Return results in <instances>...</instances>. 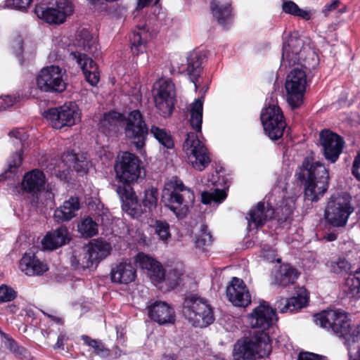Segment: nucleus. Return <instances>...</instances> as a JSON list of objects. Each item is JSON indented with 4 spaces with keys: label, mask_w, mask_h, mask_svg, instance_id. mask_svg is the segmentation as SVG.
I'll return each instance as SVG.
<instances>
[{
    "label": "nucleus",
    "mask_w": 360,
    "mask_h": 360,
    "mask_svg": "<svg viewBox=\"0 0 360 360\" xmlns=\"http://www.w3.org/2000/svg\"><path fill=\"white\" fill-rule=\"evenodd\" d=\"M136 269L131 262L124 260L115 264L110 271V278L112 283L128 284L135 280Z\"/></svg>",
    "instance_id": "obj_26"
},
{
    "label": "nucleus",
    "mask_w": 360,
    "mask_h": 360,
    "mask_svg": "<svg viewBox=\"0 0 360 360\" xmlns=\"http://www.w3.org/2000/svg\"><path fill=\"white\" fill-rule=\"evenodd\" d=\"M77 45L86 52L96 49V39L87 30H82L77 37Z\"/></svg>",
    "instance_id": "obj_40"
},
{
    "label": "nucleus",
    "mask_w": 360,
    "mask_h": 360,
    "mask_svg": "<svg viewBox=\"0 0 360 360\" xmlns=\"http://www.w3.org/2000/svg\"><path fill=\"white\" fill-rule=\"evenodd\" d=\"M297 64L287 75L285 88L287 101L292 108L302 103L304 93L307 84V70L318 65L315 52L306 45L302 38L290 35L283 46L281 67L287 68Z\"/></svg>",
    "instance_id": "obj_1"
},
{
    "label": "nucleus",
    "mask_w": 360,
    "mask_h": 360,
    "mask_svg": "<svg viewBox=\"0 0 360 360\" xmlns=\"http://www.w3.org/2000/svg\"><path fill=\"white\" fill-rule=\"evenodd\" d=\"M295 199L293 197L283 198L281 204L276 203L274 215L281 223L289 220L295 209Z\"/></svg>",
    "instance_id": "obj_39"
},
{
    "label": "nucleus",
    "mask_w": 360,
    "mask_h": 360,
    "mask_svg": "<svg viewBox=\"0 0 360 360\" xmlns=\"http://www.w3.org/2000/svg\"><path fill=\"white\" fill-rule=\"evenodd\" d=\"M348 349L349 360H360V345L349 347Z\"/></svg>",
    "instance_id": "obj_61"
},
{
    "label": "nucleus",
    "mask_w": 360,
    "mask_h": 360,
    "mask_svg": "<svg viewBox=\"0 0 360 360\" xmlns=\"http://www.w3.org/2000/svg\"><path fill=\"white\" fill-rule=\"evenodd\" d=\"M149 316L159 324L173 323L175 313L165 302L156 301L148 307Z\"/></svg>",
    "instance_id": "obj_27"
},
{
    "label": "nucleus",
    "mask_w": 360,
    "mask_h": 360,
    "mask_svg": "<svg viewBox=\"0 0 360 360\" xmlns=\"http://www.w3.org/2000/svg\"><path fill=\"white\" fill-rule=\"evenodd\" d=\"M153 227L159 240L167 243L171 238L169 224L165 221L158 220Z\"/></svg>",
    "instance_id": "obj_49"
},
{
    "label": "nucleus",
    "mask_w": 360,
    "mask_h": 360,
    "mask_svg": "<svg viewBox=\"0 0 360 360\" xmlns=\"http://www.w3.org/2000/svg\"><path fill=\"white\" fill-rule=\"evenodd\" d=\"M340 4L339 0H334L330 4H326L323 9L325 16H328L330 12L336 10Z\"/></svg>",
    "instance_id": "obj_60"
},
{
    "label": "nucleus",
    "mask_w": 360,
    "mask_h": 360,
    "mask_svg": "<svg viewBox=\"0 0 360 360\" xmlns=\"http://www.w3.org/2000/svg\"><path fill=\"white\" fill-rule=\"evenodd\" d=\"M65 77V70L58 65H51L39 71L35 77V83L41 92L60 94L67 87Z\"/></svg>",
    "instance_id": "obj_11"
},
{
    "label": "nucleus",
    "mask_w": 360,
    "mask_h": 360,
    "mask_svg": "<svg viewBox=\"0 0 360 360\" xmlns=\"http://www.w3.org/2000/svg\"><path fill=\"white\" fill-rule=\"evenodd\" d=\"M84 344L94 349V353L100 356H105L107 354V350L105 349L104 345L99 341L91 339L90 337L86 335H83L81 337Z\"/></svg>",
    "instance_id": "obj_52"
},
{
    "label": "nucleus",
    "mask_w": 360,
    "mask_h": 360,
    "mask_svg": "<svg viewBox=\"0 0 360 360\" xmlns=\"http://www.w3.org/2000/svg\"><path fill=\"white\" fill-rule=\"evenodd\" d=\"M320 143L325 158L331 163L335 162L344 147L342 138L330 130H323L320 133Z\"/></svg>",
    "instance_id": "obj_21"
},
{
    "label": "nucleus",
    "mask_w": 360,
    "mask_h": 360,
    "mask_svg": "<svg viewBox=\"0 0 360 360\" xmlns=\"http://www.w3.org/2000/svg\"><path fill=\"white\" fill-rule=\"evenodd\" d=\"M125 135L130 139L137 149L145 145L148 129L139 110L130 112L125 120Z\"/></svg>",
    "instance_id": "obj_18"
},
{
    "label": "nucleus",
    "mask_w": 360,
    "mask_h": 360,
    "mask_svg": "<svg viewBox=\"0 0 360 360\" xmlns=\"http://www.w3.org/2000/svg\"><path fill=\"white\" fill-rule=\"evenodd\" d=\"M203 112L202 98L195 99L190 105L189 122L192 128L198 133L201 134Z\"/></svg>",
    "instance_id": "obj_38"
},
{
    "label": "nucleus",
    "mask_w": 360,
    "mask_h": 360,
    "mask_svg": "<svg viewBox=\"0 0 360 360\" xmlns=\"http://www.w3.org/2000/svg\"><path fill=\"white\" fill-rule=\"evenodd\" d=\"M210 8L215 19L223 27H227L232 22V8L229 3L212 0Z\"/></svg>",
    "instance_id": "obj_34"
},
{
    "label": "nucleus",
    "mask_w": 360,
    "mask_h": 360,
    "mask_svg": "<svg viewBox=\"0 0 360 360\" xmlns=\"http://www.w3.org/2000/svg\"><path fill=\"white\" fill-rule=\"evenodd\" d=\"M351 196L347 193L332 196L327 203L324 217L327 223L335 227H344L354 209Z\"/></svg>",
    "instance_id": "obj_10"
},
{
    "label": "nucleus",
    "mask_w": 360,
    "mask_h": 360,
    "mask_svg": "<svg viewBox=\"0 0 360 360\" xmlns=\"http://www.w3.org/2000/svg\"><path fill=\"white\" fill-rule=\"evenodd\" d=\"M68 340V337L64 333H60L58 336L57 342L54 345L55 349H64L65 342Z\"/></svg>",
    "instance_id": "obj_62"
},
{
    "label": "nucleus",
    "mask_w": 360,
    "mask_h": 360,
    "mask_svg": "<svg viewBox=\"0 0 360 360\" xmlns=\"http://www.w3.org/2000/svg\"><path fill=\"white\" fill-rule=\"evenodd\" d=\"M204 58V56L200 52H191L187 56L186 72L191 82L195 84V89H197L196 81L202 70V64Z\"/></svg>",
    "instance_id": "obj_35"
},
{
    "label": "nucleus",
    "mask_w": 360,
    "mask_h": 360,
    "mask_svg": "<svg viewBox=\"0 0 360 360\" xmlns=\"http://www.w3.org/2000/svg\"><path fill=\"white\" fill-rule=\"evenodd\" d=\"M135 260L141 268L148 271L150 278L155 285L162 283L165 277V271L159 262L143 252L137 254Z\"/></svg>",
    "instance_id": "obj_25"
},
{
    "label": "nucleus",
    "mask_w": 360,
    "mask_h": 360,
    "mask_svg": "<svg viewBox=\"0 0 360 360\" xmlns=\"http://www.w3.org/2000/svg\"><path fill=\"white\" fill-rule=\"evenodd\" d=\"M22 161V150H17L10 156L8 160V169L4 174L2 179H9L13 176L18 172Z\"/></svg>",
    "instance_id": "obj_43"
},
{
    "label": "nucleus",
    "mask_w": 360,
    "mask_h": 360,
    "mask_svg": "<svg viewBox=\"0 0 360 360\" xmlns=\"http://www.w3.org/2000/svg\"><path fill=\"white\" fill-rule=\"evenodd\" d=\"M148 133L161 144L164 148L171 149L174 147V141L171 134L165 129L153 125Z\"/></svg>",
    "instance_id": "obj_41"
},
{
    "label": "nucleus",
    "mask_w": 360,
    "mask_h": 360,
    "mask_svg": "<svg viewBox=\"0 0 360 360\" xmlns=\"http://www.w3.org/2000/svg\"><path fill=\"white\" fill-rule=\"evenodd\" d=\"M32 0H6L2 7L24 11L30 5Z\"/></svg>",
    "instance_id": "obj_54"
},
{
    "label": "nucleus",
    "mask_w": 360,
    "mask_h": 360,
    "mask_svg": "<svg viewBox=\"0 0 360 360\" xmlns=\"http://www.w3.org/2000/svg\"><path fill=\"white\" fill-rule=\"evenodd\" d=\"M36 15L49 24L60 25L73 13L69 0H44L34 8Z\"/></svg>",
    "instance_id": "obj_9"
},
{
    "label": "nucleus",
    "mask_w": 360,
    "mask_h": 360,
    "mask_svg": "<svg viewBox=\"0 0 360 360\" xmlns=\"http://www.w3.org/2000/svg\"><path fill=\"white\" fill-rule=\"evenodd\" d=\"M20 269L27 276H38L48 270L47 265L32 252H26L20 262Z\"/></svg>",
    "instance_id": "obj_32"
},
{
    "label": "nucleus",
    "mask_w": 360,
    "mask_h": 360,
    "mask_svg": "<svg viewBox=\"0 0 360 360\" xmlns=\"http://www.w3.org/2000/svg\"><path fill=\"white\" fill-rule=\"evenodd\" d=\"M141 161L135 155L124 152L115 165L116 176L119 181L130 184L137 181L141 174Z\"/></svg>",
    "instance_id": "obj_17"
},
{
    "label": "nucleus",
    "mask_w": 360,
    "mask_h": 360,
    "mask_svg": "<svg viewBox=\"0 0 360 360\" xmlns=\"http://www.w3.org/2000/svg\"><path fill=\"white\" fill-rule=\"evenodd\" d=\"M202 186L205 188H199L201 192L202 202L204 204H211L214 202L219 204L222 202L226 198V179L224 176H221L216 171L214 174L208 175L201 179Z\"/></svg>",
    "instance_id": "obj_14"
},
{
    "label": "nucleus",
    "mask_w": 360,
    "mask_h": 360,
    "mask_svg": "<svg viewBox=\"0 0 360 360\" xmlns=\"http://www.w3.org/2000/svg\"><path fill=\"white\" fill-rule=\"evenodd\" d=\"M266 101L268 105L261 113V121L264 132L269 139L278 140L283 136L286 124L274 96H271Z\"/></svg>",
    "instance_id": "obj_12"
},
{
    "label": "nucleus",
    "mask_w": 360,
    "mask_h": 360,
    "mask_svg": "<svg viewBox=\"0 0 360 360\" xmlns=\"http://www.w3.org/2000/svg\"><path fill=\"white\" fill-rule=\"evenodd\" d=\"M98 228V224L90 217L83 218L77 225L78 231L85 238H91L96 235Z\"/></svg>",
    "instance_id": "obj_42"
},
{
    "label": "nucleus",
    "mask_w": 360,
    "mask_h": 360,
    "mask_svg": "<svg viewBox=\"0 0 360 360\" xmlns=\"http://www.w3.org/2000/svg\"><path fill=\"white\" fill-rule=\"evenodd\" d=\"M45 183L46 177L43 172L34 169L25 174L22 188L27 193H37L44 188Z\"/></svg>",
    "instance_id": "obj_31"
},
{
    "label": "nucleus",
    "mask_w": 360,
    "mask_h": 360,
    "mask_svg": "<svg viewBox=\"0 0 360 360\" xmlns=\"http://www.w3.org/2000/svg\"><path fill=\"white\" fill-rule=\"evenodd\" d=\"M277 193H279L278 189L274 188L272 193L265 198V199L267 198L266 205L264 202H259L255 207L249 211V217H247V219L248 222V229L250 231L259 229L267 220L274 217V209L273 204L276 201L274 197Z\"/></svg>",
    "instance_id": "obj_19"
},
{
    "label": "nucleus",
    "mask_w": 360,
    "mask_h": 360,
    "mask_svg": "<svg viewBox=\"0 0 360 360\" xmlns=\"http://www.w3.org/2000/svg\"><path fill=\"white\" fill-rule=\"evenodd\" d=\"M155 106L162 117L169 116L173 110L175 89L169 79H160L154 84Z\"/></svg>",
    "instance_id": "obj_16"
},
{
    "label": "nucleus",
    "mask_w": 360,
    "mask_h": 360,
    "mask_svg": "<svg viewBox=\"0 0 360 360\" xmlns=\"http://www.w3.org/2000/svg\"><path fill=\"white\" fill-rule=\"evenodd\" d=\"M117 193L123 202V207L127 213L134 218L138 217L141 214L138 208L139 205L135 194L132 192L131 188L129 184L127 186H119L117 188Z\"/></svg>",
    "instance_id": "obj_33"
},
{
    "label": "nucleus",
    "mask_w": 360,
    "mask_h": 360,
    "mask_svg": "<svg viewBox=\"0 0 360 360\" xmlns=\"http://www.w3.org/2000/svg\"><path fill=\"white\" fill-rule=\"evenodd\" d=\"M2 335L4 336V345L5 346L11 350V352L18 354L22 355L23 352H25V349L23 347H19L15 341H14L12 338H8L4 333H2Z\"/></svg>",
    "instance_id": "obj_57"
},
{
    "label": "nucleus",
    "mask_w": 360,
    "mask_h": 360,
    "mask_svg": "<svg viewBox=\"0 0 360 360\" xmlns=\"http://www.w3.org/2000/svg\"><path fill=\"white\" fill-rule=\"evenodd\" d=\"M262 257L270 262L276 261L278 263L281 262V259H276V254L274 250L267 246L262 248Z\"/></svg>",
    "instance_id": "obj_58"
},
{
    "label": "nucleus",
    "mask_w": 360,
    "mask_h": 360,
    "mask_svg": "<svg viewBox=\"0 0 360 360\" xmlns=\"http://www.w3.org/2000/svg\"><path fill=\"white\" fill-rule=\"evenodd\" d=\"M80 209V200L78 197H70L57 207L53 214L54 219L58 223L68 221L77 215Z\"/></svg>",
    "instance_id": "obj_28"
},
{
    "label": "nucleus",
    "mask_w": 360,
    "mask_h": 360,
    "mask_svg": "<svg viewBox=\"0 0 360 360\" xmlns=\"http://www.w3.org/2000/svg\"><path fill=\"white\" fill-rule=\"evenodd\" d=\"M46 316H47L49 318H50L54 323L63 326V320L62 318L56 316L49 314L44 313Z\"/></svg>",
    "instance_id": "obj_63"
},
{
    "label": "nucleus",
    "mask_w": 360,
    "mask_h": 360,
    "mask_svg": "<svg viewBox=\"0 0 360 360\" xmlns=\"http://www.w3.org/2000/svg\"><path fill=\"white\" fill-rule=\"evenodd\" d=\"M184 149L187 156V160L192 167L199 171H202L208 166L210 158L207 149L197 134L188 133L184 145Z\"/></svg>",
    "instance_id": "obj_15"
},
{
    "label": "nucleus",
    "mask_w": 360,
    "mask_h": 360,
    "mask_svg": "<svg viewBox=\"0 0 360 360\" xmlns=\"http://www.w3.org/2000/svg\"><path fill=\"white\" fill-rule=\"evenodd\" d=\"M226 296L237 307H245L251 302V296L244 281L236 277H233L227 286Z\"/></svg>",
    "instance_id": "obj_22"
},
{
    "label": "nucleus",
    "mask_w": 360,
    "mask_h": 360,
    "mask_svg": "<svg viewBox=\"0 0 360 360\" xmlns=\"http://www.w3.org/2000/svg\"><path fill=\"white\" fill-rule=\"evenodd\" d=\"M212 243V236L207 231L206 226H202L201 232L199 236H196L195 240V247L202 251H206L207 248Z\"/></svg>",
    "instance_id": "obj_48"
},
{
    "label": "nucleus",
    "mask_w": 360,
    "mask_h": 360,
    "mask_svg": "<svg viewBox=\"0 0 360 360\" xmlns=\"http://www.w3.org/2000/svg\"><path fill=\"white\" fill-rule=\"evenodd\" d=\"M72 167L77 172L86 173L89 169V161L84 155L68 153L61 159H51L45 167L47 173L56 176L61 181L68 178Z\"/></svg>",
    "instance_id": "obj_8"
},
{
    "label": "nucleus",
    "mask_w": 360,
    "mask_h": 360,
    "mask_svg": "<svg viewBox=\"0 0 360 360\" xmlns=\"http://www.w3.org/2000/svg\"><path fill=\"white\" fill-rule=\"evenodd\" d=\"M297 175L298 179L303 181L305 201L316 202L328 190V172L319 162H314L309 158H305Z\"/></svg>",
    "instance_id": "obj_2"
},
{
    "label": "nucleus",
    "mask_w": 360,
    "mask_h": 360,
    "mask_svg": "<svg viewBox=\"0 0 360 360\" xmlns=\"http://www.w3.org/2000/svg\"><path fill=\"white\" fill-rule=\"evenodd\" d=\"M9 136L15 145H20L22 148L25 147L28 135L24 129H14L9 132Z\"/></svg>",
    "instance_id": "obj_53"
},
{
    "label": "nucleus",
    "mask_w": 360,
    "mask_h": 360,
    "mask_svg": "<svg viewBox=\"0 0 360 360\" xmlns=\"http://www.w3.org/2000/svg\"><path fill=\"white\" fill-rule=\"evenodd\" d=\"M320 327L343 337L347 349L360 345V325L350 326L347 314L339 309H327L314 316Z\"/></svg>",
    "instance_id": "obj_3"
},
{
    "label": "nucleus",
    "mask_w": 360,
    "mask_h": 360,
    "mask_svg": "<svg viewBox=\"0 0 360 360\" xmlns=\"http://www.w3.org/2000/svg\"><path fill=\"white\" fill-rule=\"evenodd\" d=\"M121 117L120 113L115 111L105 113L100 121V127L104 133L109 132L116 127Z\"/></svg>",
    "instance_id": "obj_44"
},
{
    "label": "nucleus",
    "mask_w": 360,
    "mask_h": 360,
    "mask_svg": "<svg viewBox=\"0 0 360 360\" xmlns=\"http://www.w3.org/2000/svg\"><path fill=\"white\" fill-rule=\"evenodd\" d=\"M182 311L186 319L195 327L204 328L214 321L213 308L208 300L195 295L185 298Z\"/></svg>",
    "instance_id": "obj_7"
},
{
    "label": "nucleus",
    "mask_w": 360,
    "mask_h": 360,
    "mask_svg": "<svg viewBox=\"0 0 360 360\" xmlns=\"http://www.w3.org/2000/svg\"><path fill=\"white\" fill-rule=\"evenodd\" d=\"M70 57L77 63L82 69L85 79L91 86H96L99 82L100 75L96 63L86 54L72 51Z\"/></svg>",
    "instance_id": "obj_24"
},
{
    "label": "nucleus",
    "mask_w": 360,
    "mask_h": 360,
    "mask_svg": "<svg viewBox=\"0 0 360 360\" xmlns=\"http://www.w3.org/2000/svg\"><path fill=\"white\" fill-rule=\"evenodd\" d=\"M271 340L267 333H254L238 340L233 349L234 360H256L267 356L271 352Z\"/></svg>",
    "instance_id": "obj_5"
},
{
    "label": "nucleus",
    "mask_w": 360,
    "mask_h": 360,
    "mask_svg": "<svg viewBox=\"0 0 360 360\" xmlns=\"http://www.w3.org/2000/svg\"><path fill=\"white\" fill-rule=\"evenodd\" d=\"M298 277V273L291 266L283 264L280 266L274 275V281L276 284L286 286L294 283Z\"/></svg>",
    "instance_id": "obj_36"
},
{
    "label": "nucleus",
    "mask_w": 360,
    "mask_h": 360,
    "mask_svg": "<svg viewBox=\"0 0 360 360\" xmlns=\"http://www.w3.org/2000/svg\"><path fill=\"white\" fill-rule=\"evenodd\" d=\"M194 200L193 191L176 177H172L165 184L162 202L177 218L183 219L187 215Z\"/></svg>",
    "instance_id": "obj_4"
},
{
    "label": "nucleus",
    "mask_w": 360,
    "mask_h": 360,
    "mask_svg": "<svg viewBox=\"0 0 360 360\" xmlns=\"http://www.w3.org/2000/svg\"><path fill=\"white\" fill-rule=\"evenodd\" d=\"M328 266L330 272L341 275L347 273L351 267L349 262L344 257H338L330 261Z\"/></svg>",
    "instance_id": "obj_47"
},
{
    "label": "nucleus",
    "mask_w": 360,
    "mask_h": 360,
    "mask_svg": "<svg viewBox=\"0 0 360 360\" xmlns=\"http://www.w3.org/2000/svg\"><path fill=\"white\" fill-rule=\"evenodd\" d=\"M70 240V237L68 228L61 226L48 232L41 243L44 249L53 250L65 245Z\"/></svg>",
    "instance_id": "obj_29"
},
{
    "label": "nucleus",
    "mask_w": 360,
    "mask_h": 360,
    "mask_svg": "<svg viewBox=\"0 0 360 360\" xmlns=\"http://www.w3.org/2000/svg\"><path fill=\"white\" fill-rule=\"evenodd\" d=\"M183 274L176 269L171 270L166 276L165 275L162 282L164 281L168 285V289L176 288L181 281Z\"/></svg>",
    "instance_id": "obj_51"
},
{
    "label": "nucleus",
    "mask_w": 360,
    "mask_h": 360,
    "mask_svg": "<svg viewBox=\"0 0 360 360\" xmlns=\"http://www.w3.org/2000/svg\"><path fill=\"white\" fill-rule=\"evenodd\" d=\"M148 38V33L143 27L133 31L130 37V44L134 54L139 55L146 51Z\"/></svg>",
    "instance_id": "obj_37"
},
{
    "label": "nucleus",
    "mask_w": 360,
    "mask_h": 360,
    "mask_svg": "<svg viewBox=\"0 0 360 360\" xmlns=\"http://www.w3.org/2000/svg\"><path fill=\"white\" fill-rule=\"evenodd\" d=\"M283 11L285 13H288L295 16L300 17L306 20L311 18V13L309 11L303 10L292 1H286L283 4Z\"/></svg>",
    "instance_id": "obj_45"
},
{
    "label": "nucleus",
    "mask_w": 360,
    "mask_h": 360,
    "mask_svg": "<svg viewBox=\"0 0 360 360\" xmlns=\"http://www.w3.org/2000/svg\"><path fill=\"white\" fill-rule=\"evenodd\" d=\"M44 117L54 129L72 127L81 120V113L75 103L70 102L44 112Z\"/></svg>",
    "instance_id": "obj_13"
},
{
    "label": "nucleus",
    "mask_w": 360,
    "mask_h": 360,
    "mask_svg": "<svg viewBox=\"0 0 360 360\" xmlns=\"http://www.w3.org/2000/svg\"><path fill=\"white\" fill-rule=\"evenodd\" d=\"M349 277L360 283V267L355 270L352 274L349 275Z\"/></svg>",
    "instance_id": "obj_64"
},
{
    "label": "nucleus",
    "mask_w": 360,
    "mask_h": 360,
    "mask_svg": "<svg viewBox=\"0 0 360 360\" xmlns=\"http://www.w3.org/2000/svg\"><path fill=\"white\" fill-rule=\"evenodd\" d=\"M158 195V190L156 188L152 186L146 189L143 200V206L149 210L155 209L157 206Z\"/></svg>",
    "instance_id": "obj_50"
},
{
    "label": "nucleus",
    "mask_w": 360,
    "mask_h": 360,
    "mask_svg": "<svg viewBox=\"0 0 360 360\" xmlns=\"http://www.w3.org/2000/svg\"><path fill=\"white\" fill-rule=\"evenodd\" d=\"M308 301V292L305 289L302 288L300 289L296 297L289 299L281 298L277 302L276 307L281 313L293 312L306 307Z\"/></svg>",
    "instance_id": "obj_30"
},
{
    "label": "nucleus",
    "mask_w": 360,
    "mask_h": 360,
    "mask_svg": "<svg viewBox=\"0 0 360 360\" xmlns=\"http://www.w3.org/2000/svg\"><path fill=\"white\" fill-rule=\"evenodd\" d=\"M298 360H326L324 356L310 352H301Z\"/></svg>",
    "instance_id": "obj_59"
},
{
    "label": "nucleus",
    "mask_w": 360,
    "mask_h": 360,
    "mask_svg": "<svg viewBox=\"0 0 360 360\" xmlns=\"http://www.w3.org/2000/svg\"><path fill=\"white\" fill-rule=\"evenodd\" d=\"M343 290L346 296L352 300H356L360 297V283L352 279L349 276L345 280Z\"/></svg>",
    "instance_id": "obj_46"
},
{
    "label": "nucleus",
    "mask_w": 360,
    "mask_h": 360,
    "mask_svg": "<svg viewBox=\"0 0 360 360\" xmlns=\"http://www.w3.org/2000/svg\"><path fill=\"white\" fill-rule=\"evenodd\" d=\"M248 320L252 328L259 329L256 333H266V330L276 323L277 318L275 311L263 301L249 314Z\"/></svg>",
    "instance_id": "obj_20"
},
{
    "label": "nucleus",
    "mask_w": 360,
    "mask_h": 360,
    "mask_svg": "<svg viewBox=\"0 0 360 360\" xmlns=\"http://www.w3.org/2000/svg\"><path fill=\"white\" fill-rule=\"evenodd\" d=\"M16 296L17 293L12 288L6 285L0 286V303L11 302Z\"/></svg>",
    "instance_id": "obj_55"
},
{
    "label": "nucleus",
    "mask_w": 360,
    "mask_h": 360,
    "mask_svg": "<svg viewBox=\"0 0 360 360\" xmlns=\"http://www.w3.org/2000/svg\"><path fill=\"white\" fill-rule=\"evenodd\" d=\"M19 101V96L6 95L0 96V110H5Z\"/></svg>",
    "instance_id": "obj_56"
},
{
    "label": "nucleus",
    "mask_w": 360,
    "mask_h": 360,
    "mask_svg": "<svg viewBox=\"0 0 360 360\" xmlns=\"http://www.w3.org/2000/svg\"><path fill=\"white\" fill-rule=\"evenodd\" d=\"M11 49L20 63L22 64L25 60L34 57L37 50V42L30 37L23 38L21 35H17L11 42Z\"/></svg>",
    "instance_id": "obj_23"
},
{
    "label": "nucleus",
    "mask_w": 360,
    "mask_h": 360,
    "mask_svg": "<svg viewBox=\"0 0 360 360\" xmlns=\"http://www.w3.org/2000/svg\"><path fill=\"white\" fill-rule=\"evenodd\" d=\"M110 252V245L101 240L91 243L88 245L76 247L70 257L72 266L77 269L91 268L105 258Z\"/></svg>",
    "instance_id": "obj_6"
}]
</instances>
